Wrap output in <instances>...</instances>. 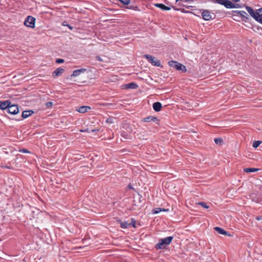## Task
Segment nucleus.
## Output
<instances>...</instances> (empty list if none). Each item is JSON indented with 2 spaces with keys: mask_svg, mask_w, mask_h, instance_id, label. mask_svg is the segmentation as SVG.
<instances>
[{
  "mask_svg": "<svg viewBox=\"0 0 262 262\" xmlns=\"http://www.w3.org/2000/svg\"><path fill=\"white\" fill-rule=\"evenodd\" d=\"M173 238V236H168L160 239L158 243L156 245L155 248L158 250L165 248L166 246L169 245L171 243Z\"/></svg>",
  "mask_w": 262,
  "mask_h": 262,
  "instance_id": "nucleus-1",
  "label": "nucleus"
},
{
  "mask_svg": "<svg viewBox=\"0 0 262 262\" xmlns=\"http://www.w3.org/2000/svg\"><path fill=\"white\" fill-rule=\"evenodd\" d=\"M168 64L169 67L173 68L178 71H181L182 72H185L186 71V67L178 61L170 60L168 62Z\"/></svg>",
  "mask_w": 262,
  "mask_h": 262,
  "instance_id": "nucleus-2",
  "label": "nucleus"
},
{
  "mask_svg": "<svg viewBox=\"0 0 262 262\" xmlns=\"http://www.w3.org/2000/svg\"><path fill=\"white\" fill-rule=\"evenodd\" d=\"M246 9L249 14L258 23L262 24V18H260L257 15V12L250 6H246Z\"/></svg>",
  "mask_w": 262,
  "mask_h": 262,
  "instance_id": "nucleus-3",
  "label": "nucleus"
},
{
  "mask_svg": "<svg viewBox=\"0 0 262 262\" xmlns=\"http://www.w3.org/2000/svg\"><path fill=\"white\" fill-rule=\"evenodd\" d=\"M144 57L148 60L152 65L157 67H162V66L160 63V61L155 57L152 56L149 54H146L144 55Z\"/></svg>",
  "mask_w": 262,
  "mask_h": 262,
  "instance_id": "nucleus-4",
  "label": "nucleus"
},
{
  "mask_svg": "<svg viewBox=\"0 0 262 262\" xmlns=\"http://www.w3.org/2000/svg\"><path fill=\"white\" fill-rule=\"evenodd\" d=\"M35 18L28 16L24 21V25L27 27L34 28L35 27Z\"/></svg>",
  "mask_w": 262,
  "mask_h": 262,
  "instance_id": "nucleus-5",
  "label": "nucleus"
},
{
  "mask_svg": "<svg viewBox=\"0 0 262 262\" xmlns=\"http://www.w3.org/2000/svg\"><path fill=\"white\" fill-rule=\"evenodd\" d=\"M250 199L255 203H260L262 201V195L258 192H253L249 195Z\"/></svg>",
  "mask_w": 262,
  "mask_h": 262,
  "instance_id": "nucleus-6",
  "label": "nucleus"
},
{
  "mask_svg": "<svg viewBox=\"0 0 262 262\" xmlns=\"http://www.w3.org/2000/svg\"><path fill=\"white\" fill-rule=\"evenodd\" d=\"M7 112L12 115H16L19 112L18 106L16 104H10L7 108Z\"/></svg>",
  "mask_w": 262,
  "mask_h": 262,
  "instance_id": "nucleus-7",
  "label": "nucleus"
},
{
  "mask_svg": "<svg viewBox=\"0 0 262 262\" xmlns=\"http://www.w3.org/2000/svg\"><path fill=\"white\" fill-rule=\"evenodd\" d=\"M142 121L144 122H149L153 121L156 122L157 124H159V122L160 120L157 117L150 116L143 118Z\"/></svg>",
  "mask_w": 262,
  "mask_h": 262,
  "instance_id": "nucleus-8",
  "label": "nucleus"
},
{
  "mask_svg": "<svg viewBox=\"0 0 262 262\" xmlns=\"http://www.w3.org/2000/svg\"><path fill=\"white\" fill-rule=\"evenodd\" d=\"M202 15L203 18L205 20H209L213 18L211 12L207 10H203Z\"/></svg>",
  "mask_w": 262,
  "mask_h": 262,
  "instance_id": "nucleus-9",
  "label": "nucleus"
},
{
  "mask_svg": "<svg viewBox=\"0 0 262 262\" xmlns=\"http://www.w3.org/2000/svg\"><path fill=\"white\" fill-rule=\"evenodd\" d=\"M121 129V130H125L126 131H128V132H132L133 131L129 123L126 121H124L122 123Z\"/></svg>",
  "mask_w": 262,
  "mask_h": 262,
  "instance_id": "nucleus-10",
  "label": "nucleus"
},
{
  "mask_svg": "<svg viewBox=\"0 0 262 262\" xmlns=\"http://www.w3.org/2000/svg\"><path fill=\"white\" fill-rule=\"evenodd\" d=\"M123 89H136L138 88V85L136 83H128L121 86Z\"/></svg>",
  "mask_w": 262,
  "mask_h": 262,
  "instance_id": "nucleus-11",
  "label": "nucleus"
},
{
  "mask_svg": "<svg viewBox=\"0 0 262 262\" xmlns=\"http://www.w3.org/2000/svg\"><path fill=\"white\" fill-rule=\"evenodd\" d=\"M132 132H128V131H126L125 130H121V136L124 139H131Z\"/></svg>",
  "mask_w": 262,
  "mask_h": 262,
  "instance_id": "nucleus-12",
  "label": "nucleus"
},
{
  "mask_svg": "<svg viewBox=\"0 0 262 262\" xmlns=\"http://www.w3.org/2000/svg\"><path fill=\"white\" fill-rule=\"evenodd\" d=\"M214 229L220 234L227 235L229 236H231L230 233H228V232L225 231L224 229H223L221 227H215L214 228Z\"/></svg>",
  "mask_w": 262,
  "mask_h": 262,
  "instance_id": "nucleus-13",
  "label": "nucleus"
},
{
  "mask_svg": "<svg viewBox=\"0 0 262 262\" xmlns=\"http://www.w3.org/2000/svg\"><path fill=\"white\" fill-rule=\"evenodd\" d=\"M11 103L10 100L2 101L0 100V108L2 110H7L9 105Z\"/></svg>",
  "mask_w": 262,
  "mask_h": 262,
  "instance_id": "nucleus-14",
  "label": "nucleus"
},
{
  "mask_svg": "<svg viewBox=\"0 0 262 262\" xmlns=\"http://www.w3.org/2000/svg\"><path fill=\"white\" fill-rule=\"evenodd\" d=\"M87 71L86 69L81 68L80 69L74 70L71 76L76 77L80 75L81 73H84Z\"/></svg>",
  "mask_w": 262,
  "mask_h": 262,
  "instance_id": "nucleus-15",
  "label": "nucleus"
},
{
  "mask_svg": "<svg viewBox=\"0 0 262 262\" xmlns=\"http://www.w3.org/2000/svg\"><path fill=\"white\" fill-rule=\"evenodd\" d=\"M64 71V69L62 68H57L53 73L52 76L53 77H58L60 76Z\"/></svg>",
  "mask_w": 262,
  "mask_h": 262,
  "instance_id": "nucleus-16",
  "label": "nucleus"
},
{
  "mask_svg": "<svg viewBox=\"0 0 262 262\" xmlns=\"http://www.w3.org/2000/svg\"><path fill=\"white\" fill-rule=\"evenodd\" d=\"M152 107L155 111L159 112L162 109V104L159 102H155L152 104Z\"/></svg>",
  "mask_w": 262,
  "mask_h": 262,
  "instance_id": "nucleus-17",
  "label": "nucleus"
},
{
  "mask_svg": "<svg viewBox=\"0 0 262 262\" xmlns=\"http://www.w3.org/2000/svg\"><path fill=\"white\" fill-rule=\"evenodd\" d=\"M117 222L120 224V227L122 228L126 229L129 227L128 223L126 221H122L121 220H117Z\"/></svg>",
  "mask_w": 262,
  "mask_h": 262,
  "instance_id": "nucleus-18",
  "label": "nucleus"
},
{
  "mask_svg": "<svg viewBox=\"0 0 262 262\" xmlns=\"http://www.w3.org/2000/svg\"><path fill=\"white\" fill-rule=\"evenodd\" d=\"M91 109V107L84 105L79 107L78 108H77L76 111L80 113H84L88 112V110H90Z\"/></svg>",
  "mask_w": 262,
  "mask_h": 262,
  "instance_id": "nucleus-19",
  "label": "nucleus"
},
{
  "mask_svg": "<svg viewBox=\"0 0 262 262\" xmlns=\"http://www.w3.org/2000/svg\"><path fill=\"white\" fill-rule=\"evenodd\" d=\"M34 113L32 110L25 111L22 113L21 117L23 119H26L31 116Z\"/></svg>",
  "mask_w": 262,
  "mask_h": 262,
  "instance_id": "nucleus-20",
  "label": "nucleus"
},
{
  "mask_svg": "<svg viewBox=\"0 0 262 262\" xmlns=\"http://www.w3.org/2000/svg\"><path fill=\"white\" fill-rule=\"evenodd\" d=\"M239 17H241L242 20L245 22H247L249 19L248 14L244 11H241Z\"/></svg>",
  "mask_w": 262,
  "mask_h": 262,
  "instance_id": "nucleus-21",
  "label": "nucleus"
},
{
  "mask_svg": "<svg viewBox=\"0 0 262 262\" xmlns=\"http://www.w3.org/2000/svg\"><path fill=\"white\" fill-rule=\"evenodd\" d=\"M155 6L163 10L168 11L170 10V7L166 6L163 4H155Z\"/></svg>",
  "mask_w": 262,
  "mask_h": 262,
  "instance_id": "nucleus-22",
  "label": "nucleus"
},
{
  "mask_svg": "<svg viewBox=\"0 0 262 262\" xmlns=\"http://www.w3.org/2000/svg\"><path fill=\"white\" fill-rule=\"evenodd\" d=\"M241 11L238 10H234L232 11L231 15L233 17H235L233 19L235 20H238V17H240Z\"/></svg>",
  "mask_w": 262,
  "mask_h": 262,
  "instance_id": "nucleus-23",
  "label": "nucleus"
},
{
  "mask_svg": "<svg viewBox=\"0 0 262 262\" xmlns=\"http://www.w3.org/2000/svg\"><path fill=\"white\" fill-rule=\"evenodd\" d=\"M214 3L224 5L226 8L227 7V3L229 2V0H213Z\"/></svg>",
  "mask_w": 262,
  "mask_h": 262,
  "instance_id": "nucleus-24",
  "label": "nucleus"
},
{
  "mask_svg": "<svg viewBox=\"0 0 262 262\" xmlns=\"http://www.w3.org/2000/svg\"><path fill=\"white\" fill-rule=\"evenodd\" d=\"M227 4V8L231 9V8H234L241 7V6L240 5L233 4L230 1H229V2H228Z\"/></svg>",
  "mask_w": 262,
  "mask_h": 262,
  "instance_id": "nucleus-25",
  "label": "nucleus"
},
{
  "mask_svg": "<svg viewBox=\"0 0 262 262\" xmlns=\"http://www.w3.org/2000/svg\"><path fill=\"white\" fill-rule=\"evenodd\" d=\"M259 170L258 168H246L244 169V171L245 172H254Z\"/></svg>",
  "mask_w": 262,
  "mask_h": 262,
  "instance_id": "nucleus-26",
  "label": "nucleus"
},
{
  "mask_svg": "<svg viewBox=\"0 0 262 262\" xmlns=\"http://www.w3.org/2000/svg\"><path fill=\"white\" fill-rule=\"evenodd\" d=\"M167 210L164 208H156L154 209L152 211V213L154 214H157L160 212L161 211H166Z\"/></svg>",
  "mask_w": 262,
  "mask_h": 262,
  "instance_id": "nucleus-27",
  "label": "nucleus"
},
{
  "mask_svg": "<svg viewBox=\"0 0 262 262\" xmlns=\"http://www.w3.org/2000/svg\"><path fill=\"white\" fill-rule=\"evenodd\" d=\"M214 142L219 145H222L223 143V140L221 138H217L214 139Z\"/></svg>",
  "mask_w": 262,
  "mask_h": 262,
  "instance_id": "nucleus-28",
  "label": "nucleus"
},
{
  "mask_svg": "<svg viewBox=\"0 0 262 262\" xmlns=\"http://www.w3.org/2000/svg\"><path fill=\"white\" fill-rule=\"evenodd\" d=\"M262 143V141H255L254 142H253V148H257L259 145L260 144Z\"/></svg>",
  "mask_w": 262,
  "mask_h": 262,
  "instance_id": "nucleus-29",
  "label": "nucleus"
},
{
  "mask_svg": "<svg viewBox=\"0 0 262 262\" xmlns=\"http://www.w3.org/2000/svg\"><path fill=\"white\" fill-rule=\"evenodd\" d=\"M198 204L206 209H208L209 208V206L204 202H199Z\"/></svg>",
  "mask_w": 262,
  "mask_h": 262,
  "instance_id": "nucleus-30",
  "label": "nucleus"
},
{
  "mask_svg": "<svg viewBox=\"0 0 262 262\" xmlns=\"http://www.w3.org/2000/svg\"><path fill=\"white\" fill-rule=\"evenodd\" d=\"M129 227V226H133L134 228L136 227V221L134 218H132L131 222L130 223H128Z\"/></svg>",
  "mask_w": 262,
  "mask_h": 262,
  "instance_id": "nucleus-31",
  "label": "nucleus"
},
{
  "mask_svg": "<svg viewBox=\"0 0 262 262\" xmlns=\"http://www.w3.org/2000/svg\"><path fill=\"white\" fill-rule=\"evenodd\" d=\"M119 2H120L122 4L125 5H128L130 2V0H118Z\"/></svg>",
  "mask_w": 262,
  "mask_h": 262,
  "instance_id": "nucleus-32",
  "label": "nucleus"
},
{
  "mask_svg": "<svg viewBox=\"0 0 262 262\" xmlns=\"http://www.w3.org/2000/svg\"><path fill=\"white\" fill-rule=\"evenodd\" d=\"M256 12L257 13V16H259L260 18H262V8H260L257 10Z\"/></svg>",
  "mask_w": 262,
  "mask_h": 262,
  "instance_id": "nucleus-33",
  "label": "nucleus"
},
{
  "mask_svg": "<svg viewBox=\"0 0 262 262\" xmlns=\"http://www.w3.org/2000/svg\"><path fill=\"white\" fill-rule=\"evenodd\" d=\"M173 9H174L176 11H181L182 12H183V13H187V11H186L183 8H177L176 7H172Z\"/></svg>",
  "mask_w": 262,
  "mask_h": 262,
  "instance_id": "nucleus-34",
  "label": "nucleus"
},
{
  "mask_svg": "<svg viewBox=\"0 0 262 262\" xmlns=\"http://www.w3.org/2000/svg\"><path fill=\"white\" fill-rule=\"evenodd\" d=\"M19 152L23 153H31V152L27 149L23 148L19 149Z\"/></svg>",
  "mask_w": 262,
  "mask_h": 262,
  "instance_id": "nucleus-35",
  "label": "nucleus"
},
{
  "mask_svg": "<svg viewBox=\"0 0 262 262\" xmlns=\"http://www.w3.org/2000/svg\"><path fill=\"white\" fill-rule=\"evenodd\" d=\"M64 62V60L61 58H57L56 59V62L57 63H62Z\"/></svg>",
  "mask_w": 262,
  "mask_h": 262,
  "instance_id": "nucleus-36",
  "label": "nucleus"
},
{
  "mask_svg": "<svg viewBox=\"0 0 262 262\" xmlns=\"http://www.w3.org/2000/svg\"><path fill=\"white\" fill-rule=\"evenodd\" d=\"M52 105H53V103L51 101L48 102L46 104V106H47V107H51Z\"/></svg>",
  "mask_w": 262,
  "mask_h": 262,
  "instance_id": "nucleus-37",
  "label": "nucleus"
},
{
  "mask_svg": "<svg viewBox=\"0 0 262 262\" xmlns=\"http://www.w3.org/2000/svg\"><path fill=\"white\" fill-rule=\"evenodd\" d=\"M106 122L107 123H112L113 122V119L112 118H108L106 120Z\"/></svg>",
  "mask_w": 262,
  "mask_h": 262,
  "instance_id": "nucleus-38",
  "label": "nucleus"
},
{
  "mask_svg": "<svg viewBox=\"0 0 262 262\" xmlns=\"http://www.w3.org/2000/svg\"><path fill=\"white\" fill-rule=\"evenodd\" d=\"M96 59L99 61H103L102 59L99 56H96Z\"/></svg>",
  "mask_w": 262,
  "mask_h": 262,
  "instance_id": "nucleus-39",
  "label": "nucleus"
},
{
  "mask_svg": "<svg viewBox=\"0 0 262 262\" xmlns=\"http://www.w3.org/2000/svg\"><path fill=\"white\" fill-rule=\"evenodd\" d=\"M255 219L257 221H259L262 219V216H257L255 217Z\"/></svg>",
  "mask_w": 262,
  "mask_h": 262,
  "instance_id": "nucleus-40",
  "label": "nucleus"
},
{
  "mask_svg": "<svg viewBox=\"0 0 262 262\" xmlns=\"http://www.w3.org/2000/svg\"><path fill=\"white\" fill-rule=\"evenodd\" d=\"M178 5H179V6H180L185 7H186V8H189V6H185V5H184V4H183L181 3H179L178 4Z\"/></svg>",
  "mask_w": 262,
  "mask_h": 262,
  "instance_id": "nucleus-41",
  "label": "nucleus"
},
{
  "mask_svg": "<svg viewBox=\"0 0 262 262\" xmlns=\"http://www.w3.org/2000/svg\"><path fill=\"white\" fill-rule=\"evenodd\" d=\"M80 132H89V129H84V130H83V129H81V130H80Z\"/></svg>",
  "mask_w": 262,
  "mask_h": 262,
  "instance_id": "nucleus-42",
  "label": "nucleus"
},
{
  "mask_svg": "<svg viewBox=\"0 0 262 262\" xmlns=\"http://www.w3.org/2000/svg\"><path fill=\"white\" fill-rule=\"evenodd\" d=\"M67 26H68L71 30L73 29V27L70 26L69 25H67Z\"/></svg>",
  "mask_w": 262,
  "mask_h": 262,
  "instance_id": "nucleus-43",
  "label": "nucleus"
},
{
  "mask_svg": "<svg viewBox=\"0 0 262 262\" xmlns=\"http://www.w3.org/2000/svg\"><path fill=\"white\" fill-rule=\"evenodd\" d=\"M258 189H259V190L260 191H261L262 192V185H261V186H259V188H258Z\"/></svg>",
  "mask_w": 262,
  "mask_h": 262,
  "instance_id": "nucleus-44",
  "label": "nucleus"
},
{
  "mask_svg": "<svg viewBox=\"0 0 262 262\" xmlns=\"http://www.w3.org/2000/svg\"><path fill=\"white\" fill-rule=\"evenodd\" d=\"M66 23H67V22H66V21L63 22V26H67V25L68 24H66Z\"/></svg>",
  "mask_w": 262,
  "mask_h": 262,
  "instance_id": "nucleus-45",
  "label": "nucleus"
},
{
  "mask_svg": "<svg viewBox=\"0 0 262 262\" xmlns=\"http://www.w3.org/2000/svg\"><path fill=\"white\" fill-rule=\"evenodd\" d=\"M232 1L234 2H238L239 0H232Z\"/></svg>",
  "mask_w": 262,
  "mask_h": 262,
  "instance_id": "nucleus-46",
  "label": "nucleus"
},
{
  "mask_svg": "<svg viewBox=\"0 0 262 262\" xmlns=\"http://www.w3.org/2000/svg\"><path fill=\"white\" fill-rule=\"evenodd\" d=\"M128 187H129V188H130V189H132V188H133V187H132V186H130V185H128Z\"/></svg>",
  "mask_w": 262,
  "mask_h": 262,
  "instance_id": "nucleus-47",
  "label": "nucleus"
}]
</instances>
